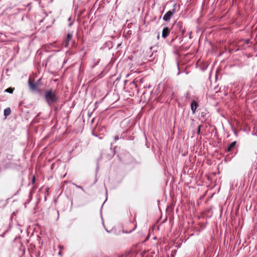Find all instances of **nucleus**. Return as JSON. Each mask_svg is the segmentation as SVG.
Returning <instances> with one entry per match:
<instances>
[{"label": "nucleus", "instance_id": "nucleus-1", "mask_svg": "<svg viewBox=\"0 0 257 257\" xmlns=\"http://www.w3.org/2000/svg\"><path fill=\"white\" fill-rule=\"evenodd\" d=\"M44 97L47 103L50 106L55 103L58 99V97L56 92L52 91L51 89L47 90L45 92Z\"/></svg>", "mask_w": 257, "mask_h": 257}, {"label": "nucleus", "instance_id": "nucleus-2", "mask_svg": "<svg viewBox=\"0 0 257 257\" xmlns=\"http://www.w3.org/2000/svg\"><path fill=\"white\" fill-rule=\"evenodd\" d=\"M176 13L175 8H174L172 11H169L164 16L163 19L164 21L169 22L170 21L171 17Z\"/></svg>", "mask_w": 257, "mask_h": 257}, {"label": "nucleus", "instance_id": "nucleus-3", "mask_svg": "<svg viewBox=\"0 0 257 257\" xmlns=\"http://www.w3.org/2000/svg\"><path fill=\"white\" fill-rule=\"evenodd\" d=\"M29 85L31 90L33 91H36L38 90V84L36 83H33L31 82L30 79H29Z\"/></svg>", "mask_w": 257, "mask_h": 257}, {"label": "nucleus", "instance_id": "nucleus-4", "mask_svg": "<svg viewBox=\"0 0 257 257\" xmlns=\"http://www.w3.org/2000/svg\"><path fill=\"white\" fill-rule=\"evenodd\" d=\"M198 106V105L197 103L195 100H193L192 101L191 104V110L192 111V113L193 114H194L195 113L196 110Z\"/></svg>", "mask_w": 257, "mask_h": 257}, {"label": "nucleus", "instance_id": "nucleus-5", "mask_svg": "<svg viewBox=\"0 0 257 257\" xmlns=\"http://www.w3.org/2000/svg\"><path fill=\"white\" fill-rule=\"evenodd\" d=\"M170 29L168 27H165L163 29L162 31V37L166 38L170 33Z\"/></svg>", "mask_w": 257, "mask_h": 257}, {"label": "nucleus", "instance_id": "nucleus-6", "mask_svg": "<svg viewBox=\"0 0 257 257\" xmlns=\"http://www.w3.org/2000/svg\"><path fill=\"white\" fill-rule=\"evenodd\" d=\"M236 143V142L234 141L232 142L231 144H230L227 148V151L228 152H230L232 150V149L234 148V147H235Z\"/></svg>", "mask_w": 257, "mask_h": 257}, {"label": "nucleus", "instance_id": "nucleus-7", "mask_svg": "<svg viewBox=\"0 0 257 257\" xmlns=\"http://www.w3.org/2000/svg\"><path fill=\"white\" fill-rule=\"evenodd\" d=\"M11 109L10 107H7L6 108V109H5L4 110V116H5L6 117L8 116V115H9L11 113Z\"/></svg>", "mask_w": 257, "mask_h": 257}, {"label": "nucleus", "instance_id": "nucleus-8", "mask_svg": "<svg viewBox=\"0 0 257 257\" xmlns=\"http://www.w3.org/2000/svg\"><path fill=\"white\" fill-rule=\"evenodd\" d=\"M14 90V88L10 87V88L6 89L5 90V92H8L10 93H13Z\"/></svg>", "mask_w": 257, "mask_h": 257}, {"label": "nucleus", "instance_id": "nucleus-9", "mask_svg": "<svg viewBox=\"0 0 257 257\" xmlns=\"http://www.w3.org/2000/svg\"><path fill=\"white\" fill-rule=\"evenodd\" d=\"M69 40L66 39L63 43L62 45L65 47H67L69 45Z\"/></svg>", "mask_w": 257, "mask_h": 257}, {"label": "nucleus", "instance_id": "nucleus-10", "mask_svg": "<svg viewBox=\"0 0 257 257\" xmlns=\"http://www.w3.org/2000/svg\"><path fill=\"white\" fill-rule=\"evenodd\" d=\"M72 35L71 34L68 33L67 35L66 39L70 41L72 39Z\"/></svg>", "mask_w": 257, "mask_h": 257}, {"label": "nucleus", "instance_id": "nucleus-11", "mask_svg": "<svg viewBox=\"0 0 257 257\" xmlns=\"http://www.w3.org/2000/svg\"><path fill=\"white\" fill-rule=\"evenodd\" d=\"M201 127V125H199L198 126V128H197V134L198 135L200 134V133Z\"/></svg>", "mask_w": 257, "mask_h": 257}, {"label": "nucleus", "instance_id": "nucleus-12", "mask_svg": "<svg viewBox=\"0 0 257 257\" xmlns=\"http://www.w3.org/2000/svg\"><path fill=\"white\" fill-rule=\"evenodd\" d=\"M76 187L81 189L83 191L84 190V189H83V187L82 186H78V185H76Z\"/></svg>", "mask_w": 257, "mask_h": 257}, {"label": "nucleus", "instance_id": "nucleus-13", "mask_svg": "<svg viewBox=\"0 0 257 257\" xmlns=\"http://www.w3.org/2000/svg\"><path fill=\"white\" fill-rule=\"evenodd\" d=\"M118 139H119V137H118V136H115V137H114V140H115V141H117V140H118Z\"/></svg>", "mask_w": 257, "mask_h": 257}, {"label": "nucleus", "instance_id": "nucleus-14", "mask_svg": "<svg viewBox=\"0 0 257 257\" xmlns=\"http://www.w3.org/2000/svg\"><path fill=\"white\" fill-rule=\"evenodd\" d=\"M185 30H183L182 31V36H183V37H185V36H184V33H185Z\"/></svg>", "mask_w": 257, "mask_h": 257}, {"label": "nucleus", "instance_id": "nucleus-15", "mask_svg": "<svg viewBox=\"0 0 257 257\" xmlns=\"http://www.w3.org/2000/svg\"><path fill=\"white\" fill-rule=\"evenodd\" d=\"M191 32H190V33H189V36H190V39H191Z\"/></svg>", "mask_w": 257, "mask_h": 257}, {"label": "nucleus", "instance_id": "nucleus-16", "mask_svg": "<svg viewBox=\"0 0 257 257\" xmlns=\"http://www.w3.org/2000/svg\"><path fill=\"white\" fill-rule=\"evenodd\" d=\"M133 84H135V85H136V84H135V81H133ZM136 86H137V85H136Z\"/></svg>", "mask_w": 257, "mask_h": 257}, {"label": "nucleus", "instance_id": "nucleus-17", "mask_svg": "<svg viewBox=\"0 0 257 257\" xmlns=\"http://www.w3.org/2000/svg\"><path fill=\"white\" fill-rule=\"evenodd\" d=\"M72 25V23L69 24V26H71Z\"/></svg>", "mask_w": 257, "mask_h": 257}, {"label": "nucleus", "instance_id": "nucleus-18", "mask_svg": "<svg viewBox=\"0 0 257 257\" xmlns=\"http://www.w3.org/2000/svg\"><path fill=\"white\" fill-rule=\"evenodd\" d=\"M180 71H179V72H178V74H177V75L180 74Z\"/></svg>", "mask_w": 257, "mask_h": 257}, {"label": "nucleus", "instance_id": "nucleus-19", "mask_svg": "<svg viewBox=\"0 0 257 257\" xmlns=\"http://www.w3.org/2000/svg\"><path fill=\"white\" fill-rule=\"evenodd\" d=\"M177 67H178V69L179 68L178 64Z\"/></svg>", "mask_w": 257, "mask_h": 257}, {"label": "nucleus", "instance_id": "nucleus-20", "mask_svg": "<svg viewBox=\"0 0 257 257\" xmlns=\"http://www.w3.org/2000/svg\"><path fill=\"white\" fill-rule=\"evenodd\" d=\"M68 20H69V21H70L71 18H69V19H68Z\"/></svg>", "mask_w": 257, "mask_h": 257}]
</instances>
